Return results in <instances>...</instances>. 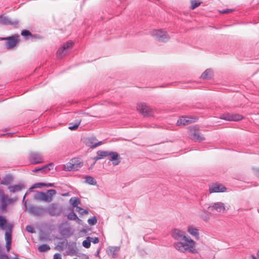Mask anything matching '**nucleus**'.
<instances>
[{"label":"nucleus","mask_w":259,"mask_h":259,"mask_svg":"<svg viewBox=\"0 0 259 259\" xmlns=\"http://www.w3.org/2000/svg\"><path fill=\"white\" fill-rule=\"evenodd\" d=\"M185 232L177 229H174L171 231V236L175 239L180 241L174 243L175 247L179 251L184 252L188 250L189 252L196 253V249H193L195 245V241L190 237L186 236Z\"/></svg>","instance_id":"nucleus-1"},{"label":"nucleus","mask_w":259,"mask_h":259,"mask_svg":"<svg viewBox=\"0 0 259 259\" xmlns=\"http://www.w3.org/2000/svg\"><path fill=\"white\" fill-rule=\"evenodd\" d=\"M97 155L100 159H103L105 157L109 156V160L112 161V164L113 166L118 165L121 162L122 159L117 152L113 151L99 150L97 152Z\"/></svg>","instance_id":"nucleus-2"},{"label":"nucleus","mask_w":259,"mask_h":259,"mask_svg":"<svg viewBox=\"0 0 259 259\" xmlns=\"http://www.w3.org/2000/svg\"><path fill=\"white\" fill-rule=\"evenodd\" d=\"M33 195V199L37 201H43L45 202H51L52 197L57 193L55 189H50L45 193L42 191H35Z\"/></svg>","instance_id":"nucleus-3"},{"label":"nucleus","mask_w":259,"mask_h":259,"mask_svg":"<svg viewBox=\"0 0 259 259\" xmlns=\"http://www.w3.org/2000/svg\"><path fill=\"white\" fill-rule=\"evenodd\" d=\"M64 210L63 206L58 203H52L46 208V213L52 217H58L62 214Z\"/></svg>","instance_id":"nucleus-4"},{"label":"nucleus","mask_w":259,"mask_h":259,"mask_svg":"<svg viewBox=\"0 0 259 259\" xmlns=\"http://www.w3.org/2000/svg\"><path fill=\"white\" fill-rule=\"evenodd\" d=\"M151 35L160 42H166L170 39V36L167 32L162 29L154 30L151 32Z\"/></svg>","instance_id":"nucleus-5"},{"label":"nucleus","mask_w":259,"mask_h":259,"mask_svg":"<svg viewBox=\"0 0 259 259\" xmlns=\"http://www.w3.org/2000/svg\"><path fill=\"white\" fill-rule=\"evenodd\" d=\"M137 110L144 116H152L153 111L152 109L145 103H139L137 104Z\"/></svg>","instance_id":"nucleus-6"},{"label":"nucleus","mask_w":259,"mask_h":259,"mask_svg":"<svg viewBox=\"0 0 259 259\" xmlns=\"http://www.w3.org/2000/svg\"><path fill=\"white\" fill-rule=\"evenodd\" d=\"M0 24L6 26L11 25L14 28H18L20 25V21L18 19L12 20L8 16L2 15L0 16Z\"/></svg>","instance_id":"nucleus-7"},{"label":"nucleus","mask_w":259,"mask_h":259,"mask_svg":"<svg viewBox=\"0 0 259 259\" xmlns=\"http://www.w3.org/2000/svg\"><path fill=\"white\" fill-rule=\"evenodd\" d=\"M29 161L32 164L41 163L44 162L42 156L40 153L31 151L29 154Z\"/></svg>","instance_id":"nucleus-8"},{"label":"nucleus","mask_w":259,"mask_h":259,"mask_svg":"<svg viewBox=\"0 0 259 259\" xmlns=\"http://www.w3.org/2000/svg\"><path fill=\"white\" fill-rule=\"evenodd\" d=\"M29 213L32 214L34 216H41L46 213V208H43L40 206H33L32 205L27 206Z\"/></svg>","instance_id":"nucleus-9"},{"label":"nucleus","mask_w":259,"mask_h":259,"mask_svg":"<svg viewBox=\"0 0 259 259\" xmlns=\"http://www.w3.org/2000/svg\"><path fill=\"white\" fill-rule=\"evenodd\" d=\"M19 35L15 34L10 36L6 37V41L5 44L7 49L14 48L19 42Z\"/></svg>","instance_id":"nucleus-10"},{"label":"nucleus","mask_w":259,"mask_h":259,"mask_svg":"<svg viewBox=\"0 0 259 259\" xmlns=\"http://www.w3.org/2000/svg\"><path fill=\"white\" fill-rule=\"evenodd\" d=\"M207 209L210 211L215 210L220 213H224L226 210L224 203L221 202L211 203L210 205L207 207Z\"/></svg>","instance_id":"nucleus-11"},{"label":"nucleus","mask_w":259,"mask_h":259,"mask_svg":"<svg viewBox=\"0 0 259 259\" xmlns=\"http://www.w3.org/2000/svg\"><path fill=\"white\" fill-rule=\"evenodd\" d=\"M244 117L243 115L239 114L225 113L222 114L221 116L222 119L233 121H238L244 119Z\"/></svg>","instance_id":"nucleus-12"},{"label":"nucleus","mask_w":259,"mask_h":259,"mask_svg":"<svg viewBox=\"0 0 259 259\" xmlns=\"http://www.w3.org/2000/svg\"><path fill=\"white\" fill-rule=\"evenodd\" d=\"M97 140L94 137H91L86 138L84 140V143L86 146L90 147L91 148H95L97 146L101 145L102 142H97Z\"/></svg>","instance_id":"nucleus-13"},{"label":"nucleus","mask_w":259,"mask_h":259,"mask_svg":"<svg viewBox=\"0 0 259 259\" xmlns=\"http://www.w3.org/2000/svg\"><path fill=\"white\" fill-rule=\"evenodd\" d=\"M227 190L226 188L220 184H212L209 188V191L210 193L224 192Z\"/></svg>","instance_id":"nucleus-14"},{"label":"nucleus","mask_w":259,"mask_h":259,"mask_svg":"<svg viewBox=\"0 0 259 259\" xmlns=\"http://www.w3.org/2000/svg\"><path fill=\"white\" fill-rule=\"evenodd\" d=\"M119 249V246H109L107 248L106 252L109 256L111 255L113 258H115L118 256L117 252Z\"/></svg>","instance_id":"nucleus-15"},{"label":"nucleus","mask_w":259,"mask_h":259,"mask_svg":"<svg viewBox=\"0 0 259 259\" xmlns=\"http://www.w3.org/2000/svg\"><path fill=\"white\" fill-rule=\"evenodd\" d=\"M190 132L192 134L191 139L195 142H201L205 140V138L199 134V131L198 130H194L193 132L191 130Z\"/></svg>","instance_id":"nucleus-16"},{"label":"nucleus","mask_w":259,"mask_h":259,"mask_svg":"<svg viewBox=\"0 0 259 259\" xmlns=\"http://www.w3.org/2000/svg\"><path fill=\"white\" fill-rule=\"evenodd\" d=\"M72 162H73L75 170H79L83 166V162L79 158H73L72 159Z\"/></svg>","instance_id":"nucleus-17"},{"label":"nucleus","mask_w":259,"mask_h":259,"mask_svg":"<svg viewBox=\"0 0 259 259\" xmlns=\"http://www.w3.org/2000/svg\"><path fill=\"white\" fill-rule=\"evenodd\" d=\"M13 227V225H9L8 229H7L5 233L6 242L12 241V233Z\"/></svg>","instance_id":"nucleus-18"},{"label":"nucleus","mask_w":259,"mask_h":259,"mask_svg":"<svg viewBox=\"0 0 259 259\" xmlns=\"http://www.w3.org/2000/svg\"><path fill=\"white\" fill-rule=\"evenodd\" d=\"M187 231L190 235L194 236L195 239H199V232L197 229L192 226H189L187 229Z\"/></svg>","instance_id":"nucleus-19"},{"label":"nucleus","mask_w":259,"mask_h":259,"mask_svg":"<svg viewBox=\"0 0 259 259\" xmlns=\"http://www.w3.org/2000/svg\"><path fill=\"white\" fill-rule=\"evenodd\" d=\"M68 249L69 251V254L71 255H74L77 252V249L75 242H70L68 244Z\"/></svg>","instance_id":"nucleus-20"},{"label":"nucleus","mask_w":259,"mask_h":259,"mask_svg":"<svg viewBox=\"0 0 259 259\" xmlns=\"http://www.w3.org/2000/svg\"><path fill=\"white\" fill-rule=\"evenodd\" d=\"M199 217L204 222H207L210 219V213L204 209L201 210L199 214Z\"/></svg>","instance_id":"nucleus-21"},{"label":"nucleus","mask_w":259,"mask_h":259,"mask_svg":"<svg viewBox=\"0 0 259 259\" xmlns=\"http://www.w3.org/2000/svg\"><path fill=\"white\" fill-rule=\"evenodd\" d=\"M13 181V177L12 175H6L1 181V184L2 185H9Z\"/></svg>","instance_id":"nucleus-22"},{"label":"nucleus","mask_w":259,"mask_h":259,"mask_svg":"<svg viewBox=\"0 0 259 259\" xmlns=\"http://www.w3.org/2000/svg\"><path fill=\"white\" fill-rule=\"evenodd\" d=\"M212 75V71L211 69H207L201 74V78L202 79H211Z\"/></svg>","instance_id":"nucleus-23"},{"label":"nucleus","mask_w":259,"mask_h":259,"mask_svg":"<svg viewBox=\"0 0 259 259\" xmlns=\"http://www.w3.org/2000/svg\"><path fill=\"white\" fill-rule=\"evenodd\" d=\"M9 189L11 192L15 193L21 191L22 189L24 188V185L21 184H16L12 186L9 187Z\"/></svg>","instance_id":"nucleus-24"},{"label":"nucleus","mask_w":259,"mask_h":259,"mask_svg":"<svg viewBox=\"0 0 259 259\" xmlns=\"http://www.w3.org/2000/svg\"><path fill=\"white\" fill-rule=\"evenodd\" d=\"M85 183L91 185H96L97 184L96 180L91 176H86L84 177Z\"/></svg>","instance_id":"nucleus-25"},{"label":"nucleus","mask_w":259,"mask_h":259,"mask_svg":"<svg viewBox=\"0 0 259 259\" xmlns=\"http://www.w3.org/2000/svg\"><path fill=\"white\" fill-rule=\"evenodd\" d=\"M81 121V120L80 119H76L74 124H73V123H70L69 124V126L68 127V128L71 131L76 130L79 126Z\"/></svg>","instance_id":"nucleus-26"},{"label":"nucleus","mask_w":259,"mask_h":259,"mask_svg":"<svg viewBox=\"0 0 259 259\" xmlns=\"http://www.w3.org/2000/svg\"><path fill=\"white\" fill-rule=\"evenodd\" d=\"M60 233L63 236L69 237L72 235V232L69 228H64L60 230Z\"/></svg>","instance_id":"nucleus-27"},{"label":"nucleus","mask_w":259,"mask_h":259,"mask_svg":"<svg viewBox=\"0 0 259 259\" xmlns=\"http://www.w3.org/2000/svg\"><path fill=\"white\" fill-rule=\"evenodd\" d=\"M10 225L8 223L7 220L3 216H0V227L2 229H6L8 228V226Z\"/></svg>","instance_id":"nucleus-28"},{"label":"nucleus","mask_w":259,"mask_h":259,"mask_svg":"<svg viewBox=\"0 0 259 259\" xmlns=\"http://www.w3.org/2000/svg\"><path fill=\"white\" fill-rule=\"evenodd\" d=\"M69 202L72 207L76 208L80 203V200L78 197H73L70 199Z\"/></svg>","instance_id":"nucleus-29"},{"label":"nucleus","mask_w":259,"mask_h":259,"mask_svg":"<svg viewBox=\"0 0 259 259\" xmlns=\"http://www.w3.org/2000/svg\"><path fill=\"white\" fill-rule=\"evenodd\" d=\"M67 209L70 210V212L67 214V219L74 221L75 218H77V215L74 212L73 208L68 207Z\"/></svg>","instance_id":"nucleus-30"},{"label":"nucleus","mask_w":259,"mask_h":259,"mask_svg":"<svg viewBox=\"0 0 259 259\" xmlns=\"http://www.w3.org/2000/svg\"><path fill=\"white\" fill-rule=\"evenodd\" d=\"M191 123V121L187 119L186 117H182L177 121V124L180 125H187Z\"/></svg>","instance_id":"nucleus-31"},{"label":"nucleus","mask_w":259,"mask_h":259,"mask_svg":"<svg viewBox=\"0 0 259 259\" xmlns=\"http://www.w3.org/2000/svg\"><path fill=\"white\" fill-rule=\"evenodd\" d=\"M10 202V199H9L8 200H7L6 199H5L4 197H2L1 199V209L3 210L6 211L8 203Z\"/></svg>","instance_id":"nucleus-32"},{"label":"nucleus","mask_w":259,"mask_h":259,"mask_svg":"<svg viewBox=\"0 0 259 259\" xmlns=\"http://www.w3.org/2000/svg\"><path fill=\"white\" fill-rule=\"evenodd\" d=\"M73 162H72V159L70 160L69 162L67 163L65 165V169L67 171H76L74 168V165H73Z\"/></svg>","instance_id":"nucleus-33"},{"label":"nucleus","mask_w":259,"mask_h":259,"mask_svg":"<svg viewBox=\"0 0 259 259\" xmlns=\"http://www.w3.org/2000/svg\"><path fill=\"white\" fill-rule=\"evenodd\" d=\"M21 34L25 39H28L32 36V33L30 31L26 29L22 30L21 32Z\"/></svg>","instance_id":"nucleus-34"},{"label":"nucleus","mask_w":259,"mask_h":259,"mask_svg":"<svg viewBox=\"0 0 259 259\" xmlns=\"http://www.w3.org/2000/svg\"><path fill=\"white\" fill-rule=\"evenodd\" d=\"M49 249H50V247L47 244H41L38 247V250L40 252L47 251Z\"/></svg>","instance_id":"nucleus-35"},{"label":"nucleus","mask_w":259,"mask_h":259,"mask_svg":"<svg viewBox=\"0 0 259 259\" xmlns=\"http://www.w3.org/2000/svg\"><path fill=\"white\" fill-rule=\"evenodd\" d=\"M92 238L91 237H87V239L83 241L82 243V246L86 248H89L91 246V242Z\"/></svg>","instance_id":"nucleus-36"},{"label":"nucleus","mask_w":259,"mask_h":259,"mask_svg":"<svg viewBox=\"0 0 259 259\" xmlns=\"http://www.w3.org/2000/svg\"><path fill=\"white\" fill-rule=\"evenodd\" d=\"M191 6H190V8L191 10H194L197 7H199L201 3L198 1L191 0Z\"/></svg>","instance_id":"nucleus-37"},{"label":"nucleus","mask_w":259,"mask_h":259,"mask_svg":"<svg viewBox=\"0 0 259 259\" xmlns=\"http://www.w3.org/2000/svg\"><path fill=\"white\" fill-rule=\"evenodd\" d=\"M34 188H31V187L29 188V189L27 191V192L25 193L24 196H23V200H22V202L24 204V207L25 208H27V201L25 200V197L26 196V195H27L28 194H29L30 193H31V192H32V189H33Z\"/></svg>","instance_id":"nucleus-38"},{"label":"nucleus","mask_w":259,"mask_h":259,"mask_svg":"<svg viewBox=\"0 0 259 259\" xmlns=\"http://www.w3.org/2000/svg\"><path fill=\"white\" fill-rule=\"evenodd\" d=\"M73 45V43L71 41H68L66 43L64 44L62 47H63V49L67 51L70 48H72Z\"/></svg>","instance_id":"nucleus-39"},{"label":"nucleus","mask_w":259,"mask_h":259,"mask_svg":"<svg viewBox=\"0 0 259 259\" xmlns=\"http://www.w3.org/2000/svg\"><path fill=\"white\" fill-rule=\"evenodd\" d=\"M88 224L91 226H94L97 223V219L96 216H93L88 220Z\"/></svg>","instance_id":"nucleus-40"},{"label":"nucleus","mask_w":259,"mask_h":259,"mask_svg":"<svg viewBox=\"0 0 259 259\" xmlns=\"http://www.w3.org/2000/svg\"><path fill=\"white\" fill-rule=\"evenodd\" d=\"M75 210L77 212H79L81 215H83L84 214H88L89 213V211L88 209H84L80 206H77Z\"/></svg>","instance_id":"nucleus-41"},{"label":"nucleus","mask_w":259,"mask_h":259,"mask_svg":"<svg viewBox=\"0 0 259 259\" xmlns=\"http://www.w3.org/2000/svg\"><path fill=\"white\" fill-rule=\"evenodd\" d=\"M66 50H63V47H61L58 51H57V55L60 57H62L63 56H64L66 53Z\"/></svg>","instance_id":"nucleus-42"},{"label":"nucleus","mask_w":259,"mask_h":259,"mask_svg":"<svg viewBox=\"0 0 259 259\" xmlns=\"http://www.w3.org/2000/svg\"><path fill=\"white\" fill-rule=\"evenodd\" d=\"M45 168H46V166L43 165L41 167H38L35 168L32 171L34 172H37L38 171H40L41 172H44L46 171V170L45 169Z\"/></svg>","instance_id":"nucleus-43"},{"label":"nucleus","mask_w":259,"mask_h":259,"mask_svg":"<svg viewBox=\"0 0 259 259\" xmlns=\"http://www.w3.org/2000/svg\"><path fill=\"white\" fill-rule=\"evenodd\" d=\"M45 183L43 182H39L34 184L32 185L31 188H41L42 187H45Z\"/></svg>","instance_id":"nucleus-44"},{"label":"nucleus","mask_w":259,"mask_h":259,"mask_svg":"<svg viewBox=\"0 0 259 259\" xmlns=\"http://www.w3.org/2000/svg\"><path fill=\"white\" fill-rule=\"evenodd\" d=\"M26 230L28 232L30 233L31 234L34 233L35 232L33 227L30 225H27L26 226Z\"/></svg>","instance_id":"nucleus-45"},{"label":"nucleus","mask_w":259,"mask_h":259,"mask_svg":"<svg viewBox=\"0 0 259 259\" xmlns=\"http://www.w3.org/2000/svg\"><path fill=\"white\" fill-rule=\"evenodd\" d=\"M233 11H234V9H224L223 10L220 11L219 12L221 14H227V13H230L231 12H232Z\"/></svg>","instance_id":"nucleus-46"},{"label":"nucleus","mask_w":259,"mask_h":259,"mask_svg":"<svg viewBox=\"0 0 259 259\" xmlns=\"http://www.w3.org/2000/svg\"><path fill=\"white\" fill-rule=\"evenodd\" d=\"M45 166H46L45 169L49 171L53 168L54 164L53 163H49V164L45 165Z\"/></svg>","instance_id":"nucleus-47"},{"label":"nucleus","mask_w":259,"mask_h":259,"mask_svg":"<svg viewBox=\"0 0 259 259\" xmlns=\"http://www.w3.org/2000/svg\"><path fill=\"white\" fill-rule=\"evenodd\" d=\"M31 38H35V39H41L42 36L39 34H32V36Z\"/></svg>","instance_id":"nucleus-48"},{"label":"nucleus","mask_w":259,"mask_h":259,"mask_svg":"<svg viewBox=\"0 0 259 259\" xmlns=\"http://www.w3.org/2000/svg\"><path fill=\"white\" fill-rule=\"evenodd\" d=\"M11 243H12V241H11V242H6V248H7V250L8 251H9L10 250V249H11Z\"/></svg>","instance_id":"nucleus-49"},{"label":"nucleus","mask_w":259,"mask_h":259,"mask_svg":"<svg viewBox=\"0 0 259 259\" xmlns=\"http://www.w3.org/2000/svg\"><path fill=\"white\" fill-rule=\"evenodd\" d=\"M91 241L94 244H96V243H98L99 242V239L98 237H95L94 238H92Z\"/></svg>","instance_id":"nucleus-50"},{"label":"nucleus","mask_w":259,"mask_h":259,"mask_svg":"<svg viewBox=\"0 0 259 259\" xmlns=\"http://www.w3.org/2000/svg\"><path fill=\"white\" fill-rule=\"evenodd\" d=\"M253 171L254 174L257 177H259V168H253Z\"/></svg>","instance_id":"nucleus-51"},{"label":"nucleus","mask_w":259,"mask_h":259,"mask_svg":"<svg viewBox=\"0 0 259 259\" xmlns=\"http://www.w3.org/2000/svg\"><path fill=\"white\" fill-rule=\"evenodd\" d=\"M53 259H62L61 254L59 253H56L54 255Z\"/></svg>","instance_id":"nucleus-52"},{"label":"nucleus","mask_w":259,"mask_h":259,"mask_svg":"<svg viewBox=\"0 0 259 259\" xmlns=\"http://www.w3.org/2000/svg\"><path fill=\"white\" fill-rule=\"evenodd\" d=\"M0 259H9V258L6 254L3 253L0 255Z\"/></svg>","instance_id":"nucleus-53"},{"label":"nucleus","mask_w":259,"mask_h":259,"mask_svg":"<svg viewBox=\"0 0 259 259\" xmlns=\"http://www.w3.org/2000/svg\"><path fill=\"white\" fill-rule=\"evenodd\" d=\"M64 242H60L59 244L58 245V247L59 248V249L61 250H63L64 249Z\"/></svg>","instance_id":"nucleus-54"},{"label":"nucleus","mask_w":259,"mask_h":259,"mask_svg":"<svg viewBox=\"0 0 259 259\" xmlns=\"http://www.w3.org/2000/svg\"><path fill=\"white\" fill-rule=\"evenodd\" d=\"M45 187H52L54 186V183H45Z\"/></svg>","instance_id":"nucleus-55"},{"label":"nucleus","mask_w":259,"mask_h":259,"mask_svg":"<svg viewBox=\"0 0 259 259\" xmlns=\"http://www.w3.org/2000/svg\"><path fill=\"white\" fill-rule=\"evenodd\" d=\"M77 223H78V224H80L82 221L81 220H80V219H79L78 218V217H77V218H75V220H74Z\"/></svg>","instance_id":"nucleus-56"},{"label":"nucleus","mask_w":259,"mask_h":259,"mask_svg":"<svg viewBox=\"0 0 259 259\" xmlns=\"http://www.w3.org/2000/svg\"><path fill=\"white\" fill-rule=\"evenodd\" d=\"M92 159L94 160V162H95V163L97 161L100 160V159L97 155L94 157H93Z\"/></svg>","instance_id":"nucleus-57"},{"label":"nucleus","mask_w":259,"mask_h":259,"mask_svg":"<svg viewBox=\"0 0 259 259\" xmlns=\"http://www.w3.org/2000/svg\"><path fill=\"white\" fill-rule=\"evenodd\" d=\"M100 250V248H99L97 250V251H96V252L95 254V256H96V257H99V256Z\"/></svg>","instance_id":"nucleus-58"},{"label":"nucleus","mask_w":259,"mask_h":259,"mask_svg":"<svg viewBox=\"0 0 259 259\" xmlns=\"http://www.w3.org/2000/svg\"><path fill=\"white\" fill-rule=\"evenodd\" d=\"M95 164H96V163H95V162H93V163L91 165V166L89 167L88 169H89V170H91V169H93V167H94V166L95 165Z\"/></svg>","instance_id":"nucleus-59"},{"label":"nucleus","mask_w":259,"mask_h":259,"mask_svg":"<svg viewBox=\"0 0 259 259\" xmlns=\"http://www.w3.org/2000/svg\"><path fill=\"white\" fill-rule=\"evenodd\" d=\"M0 40H6V37H0Z\"/></svg>","instance_id":"nucleus-60"},{"label":"nucleus","mask_w":259,"mask_h":259,"mask_svg":"<svg viewBox=\"0 0 259 259\" xmlns=\"http://www.w3.org/2000/svg\"><path fill=\"white\" fill-rule=\"evenodd\" d=\"M81 232L84 233H86L87 232V231L86 229H83L82 230H81Z\"/></svg>","instance_id":"nucleus-61"},{"label":"nucleus","mask_w":259,"mask_h":259,"mask_svg":"<svg viewBox=\"0 0 259 259\" xmlns=\"http://www.w3.org/2000/svg\"><path fill=\"white\" fill-rule=\"evenodd\" d=\"M256 255L259 258V249L257 251Z\"/></svg>","instance_id":"nucleus-62"},{"label":"nucleus","mask_w":259,"mask_h":259,"mask_svg":"<svg viewBox=\"0 0 259 259\" xmlns=\"http://www.w3.org/2000/svg\"><path fill=\"white\" fill-rule=\"evenodd\" d=\"M13 259H19V258L17 256H16V257H15Z\"/></svg>","instance_id":"nucleus-63"},{"label":"nucleus","mask_w":259,"mask_h":259,"mask_svg":"<svg viewBox=\"0 0 259 259\" xmlns=\"http://www.w3.org/2000/svg\"><path fill=\"white\" fill-rule=\"evenodd\" d=\"M253 259H257V258H256L255 257H253Z\"/></svg>","instance_id":"nucleus-64"}]
</instances>
